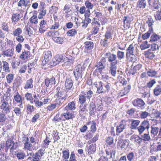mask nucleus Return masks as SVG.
I'll list each match as a JSON object with an SVG mask.
<instances>
[{"instance_id": "nucleus-32", "label": "nucleus", "mask_w": 161, "mask_h": 161, "mask_svg": "<svg viewBox=\"0 0 161 161\" xmlns=\"http://www.w3.org/2000/svg\"><path fill=\"white\" fill-rule=\"evenodd\" d=\"M15 155L19 160H22L24 159L26 157L25 153L23 151L21 150L17 151Z\"/></svg>"}, {"instance_id": "nucleus-34", "label": "nucleus", "mask_w": 161, "mask_h": 161, "mask_svg": "<svg viewBox=\"0 0 161 161\" xmlns=\"http://www.w3.org/2000/svg\"><path fill=\"white\" fill-rule=\"evenodd\" d=\"M76 108L75 103L74 101H72L69 103L67 106L65 108L71 111L75 110Z\"/></svg>"}, {"instance_id": "nucleus-48", "label": "nucleus", "mask_w": 161, "mask_h": 161, "mask_svg": "<svg viewBox=\"0 0 161 161\" xmlns=\"http://www.w3.org/2000/svg\"><path fill=\"white\" fill-rule=\"evenodd\" d=\"M141 125L145 129H147L148 131L150 127V124L149 121L147 120L143 121L141 123Z\"/></svg>"}, {"instance_id": "nucleus-9", "label": "nucleus", "mask_w": 161, "mask_h": 161, "mask_svg": "<svg viewBox=\"0 0 161 161\" xmlns=\"http://www.w3.org/2000/svg\"><path fill=\"white\" fill-rule=\"evenodd\" d=\"M126 120H123L116 127V135L119 136L127 127Z\"/></svg>"}, {"instance_id": "nucleus-62", "label": "nucleus", "mask_w": 161, "mask_h": 161, "mask_svg": "<svg viewBox=\"0 0 161 161\" xmlns=\"http://www.w3.org/2000/svg\"><path fill=\"white\" fill-rule=\"evenodd\" d=\"M14 77V75L12 74L8 75L6 76L7 83L9 84L11 83L13 80Z\"/></svg>"}, {"instance_id": "nucleus-40", "label": "nucleus", "mask_w": 161, "mask_h": 161, "mask_svg": "<svg viewBox=\"0 0 161 161\" xmlns=\"http://www.w3.org/2000/svg\"><path fill=\"white\" fill-rule=\"evenodd\" d=\"M138 120L132 119L131 120V128L132 129H136L140 123Z\"/></svg>"}, {"instance_id": "nucleus-38", "label": "nucleus", "mask_w": 161, "mask_h": 161, "mask_svg": "<svg viewBox=\"0 0 161 161\" xmlns=\"http://www.w3.org/2000/svg\"><path fill=\"white\" fill-rule=\"evenodd\" d=\"M105 151L107 155L109 156L110 158H114L115 152L114 150L108 148Z\"/></svg>"}, {"instance_id": "nucleus-14", "label": "nucleus", "mask_w": 161, "mask_h": 161, "mask_svg": "<svg viewBox=\"0 0 161 161\" xmlns=\"http://www.w3.org/2000/svg\"><path fill=\"white\" fill-rule=\"evenodd\" d=\"M48 28V27L47 23V21L44 20H43L40 22L39 31L40 33H43L46 31Z\"/></svg>"}, {"instance_id": "nucleus-46", "label": "nucleus", "mask_w": 161, "mask_h": 161, "mask_svg": "<svg viewBox=\"0 0 161 161\" xmlns=\"http://www.w3.org/2000/svg\"><path fill=\"white\" fill-rule=\"evenodd\" d=\"M44 53V59L45 62H48L52 58V54L51 51H45Z\"/></svg>"}, {"instance_id": "nucleus-50", "label": "nucleus", "mask_w": 161, "mask_h": 161, "mask_svg": "<svg viewBox=\"0 0 161 161\" xmlns=\"http://www.w3.org/2000/svg\"><path fill=\"white\" fill-rule=\"evenodd\" d=\"M153 32V29H149V30L146 33L143 34L142 36V38L144 40H146L148 38L151 34Z\"/></svg>"}, {"instance_id": "nucleus-27", "label": "nucleus", "mask_w": 161, "mask_h": 161, "mask_svg": "<svg viewBox=\"0 0 161 161\" xmlns=\"http://www.w3.org/2000/svg\"><path fill=\"white\" fill-rule=\"evenodd\" d=\"M130 88L131 86L130 85H128L127 86L124 87V89L121 90L119 93V96L120 97H122L126 95L129 92Z\"/></svg>"}, {"instance_id": "nucleus-49", "label": "nucleus", "mask_w": 161, "mask_h": 161, "mask_svg": "<svg viewBox=\"0 0 161 161\" xmlns=\"http://www.w3.org/2000/svg\"><path fill=\"white\" fill-rule=\"evenodd\" d=\"M114 139L113 137L109 136L106 139V142L108 145L112 146L111 147H114L115 145L113 144Z\"/></svg>"}, {"instance_id": "nucleus-58", "label": "nucleus", "mask_w": 161, "mask_h": 161, "mask_svg": "<svg viewBox=\"0 0 161 161\" xmlns=\"http://www.w3.org/2000/svg\"><path fill=\"white\" fill-rule=\"evenodd\" d=\"M150 115V114L146 111H141L140 113V117L142 119H145Z\"/></svg>"}, {"instance_id": "nucleus-57", "label": "nucleus", "mask_w": 161, "mask_h": 161, "mask_svg": "<svg viewBox=\"0 0 161 161\" xmlns=\"http://www.w3.org/2000/svg\"><path fill=\"white\" fill-rule=\"evenodd\" d=\"M64 38L57 36L54 39H53V41L56 43L59 44H62L64 43Z\"/></svg>"}, {"instance_id": "nucleus-51", "label": "nucleus", "mask_w": 161, "mask_h": 161, "mask_svg": "<svg viewBox=\"0 0 161 161\" xmlns=\"http://www.w3.org/2000/svg\"><path fill=\"white\" fill-rule=\"evenodd\" d=\"M150 47V44L148 43V42L147 40H145L142 42L140 47L141 50H143L149 48Z\"/></svg>"}, {"instance_id": "nucleus-54", "label": "nucleus", "mask_w": 161, "mask_h": 161, "mask_svg": "<svg viewBox=\"0 0 161 161\" xmlns=\"http://www.w3.org/2000/svg\"><path fill=\"white\" fill-rule=\"evenodd\" d=\"M3 63V69L4 71L6 72H10L8 64L7 62L4 61H2Z\"/></svg>"}, {"instance_id": "nucleus-13", "label": "nucleus", "mask_w": 161, "mask_h": 161, "mask_svg": "<svg viewBox=\"0 0 161 161\" xmlns=\"http://www.w3.org/2000/svg\"><path fill=\"white\" fill-rule=\"evenodd\" d=\"M84 44V52L85 53H88L93 48L94 44L92 41H86L85 42Z\"/></svg>"}, {"instance_id": "nucleus-64", "label": "nucleus", "mask_w": 161, "mask_h": 161, "mask_svg": "<svg viewBox=\"0 0 161 161\" xmlns=\"http://www.w3.org/2000/svg\"><path fill=\"white\" fill-rule=\"evenodd\" d=\"M154 16L156 20H161V10L157 11L154 14Z\"/></svg>"}, {"instance_id": "nucleus-36", "label": "nucleus", "mask_w": 161, "mask_h": 161, "mask_svg": "<svg viewBox=\"0 0 161 161\" xmlns=\"http://www.w3.org/2000/svg\"><path fill=\"white\" fill-rule=\"evenodd\" d=\"M38 18L39 19H42L47 14V10L45 8H40L38 10Z\"/></svg>"}, {"instance_id": "nucleus-21", "label": "nucleus", "mask_w": 161, "mask_h": 161, "mask_svg": "<svg viewBox=\"0 0 161 161\" xmlns=\"http://www.w3.org/2000/svg\"><path fill=\"white\" fill-rule=\"evenodd\" d=\"M130 140L133 142L135 144L140 145L142 142L141 137L138 136L133 135L130 137Z\"/></svg>"}, {"instance_id": "nucleus-10", "label": "nucleus", "mask_w": 161, "mask_h": 161, "mask_svg": "<svg viewBox=\"0 0 161 161\" xmlns=\"http://www.w3.org/2000/svg\"><path fill=\"white\" fill-rule=\"evenodd\" d=\"M128 145L129 143L126 140L120 139L117 142V147L118 148H120L122 150H124L127 148Z\"/></svg>"}, {"instance_id": "nucleus-63", "label": "nucleus", "mask_w": 161, "mask_h": 161, "mask_svg": "<svg viewBox=\"0 0 161 161\" xmlns=\"http://www.w3.org/2000/svg\"><path fill=\"white\" fill-rule=\"evenodd\" d=\"M86 97L83 95H80L79 96V102L81 104L85 103Z\"/></svg>"}, {"instance_id": "nucleus-42", "label": "nucleus", "mask_w": 161, "mask_h": 161, "mask_svg": "<svg viewBox=\"0 0 161 161\" xmlns=\"http://www.w3.org/2000/svg\"><path fill=\"white\" fill-rule=\"evenodd\" d=\"M146 70L147 74L150 77H153L157 76L158 74V72L154 69H149L148 70L147 69Z\"/></svg>"}, {"instance_id": "nucleus-11", "label": "nucleus", "mask_w": 161, "mask_h": 161, "mask_svg": "<svg viewBox=\"0 0 161 161\" xmlns=\"http://www.w3.org/2000/svg\"><path fill=\"white\" fill-rule=\"evenodd\" d=\"M44 150L41 149L34 153L32 156L33 161H39L44 154Z\"/></svg>"}, {"instance_id": "nucleus-5", "label": "nucleus", "mask_w": 161, "mask_h": 161, "mask_svg": "<svg viewBox=\"0 0 161 161\" xmlns=\"http://www.w3.org/2000/svg\"><path fill=\"white\" fill-rule=\"evenodd\" d=\"M8 139H7L6 142L5 147V151L6 152L7 151L8 149L10 148L11 150H14L17 147L16 143H14L13 140L14 139L13 136L12 135L9 134L8 137Z\"/></svg>"}, {"instance_id": "nucleus-19", "label": "nucleus", "mask_w": 161, "mask_h": 161, "mask_svg": "<svg viewBox=\"0 0 161 161\" xmlns=\"http://www.w3.org/2000/svg\"><path fill=\"white\" fill-rule=\"evenodd\" d=\"M14 54V49H8L5 51H3L2 55L3 57L11 58Z\"/></svg>"}, {"instance_id": "nucleus-1", "label": "nucleus", "mask_w": 161, "mask_h": 161, "mask_svg": "<svg viewBox=\"0 0 161 161\" xmlns=\"http://www.w3.org/2000/svg\"><path fill=\"white\" fill-rule=\"evenodd\" d=\"M74 59V58H72L71 57L67 58L64 55L57 54L53 59L50 63L51 65L53 66L58 64L60 62L64 61L65 63L68 62L69 65H71L73 63Z\"/></svg>"}, {"instance_id": "nucleus-29", "label": "nucleus", "mask_w": 161, "mask_h": 161, "mask_svg": "<svg viewBox=\"0 0 161 161\" xmlns=\"http://www.w3.org/2000/svg\"><path fill=\"white\" fill-rule=\"evenodd\" d=\"M137 7L142 9L145 8L147 6L146 0H138L137 3Z\"/></svg>"}, {"instance_id": "nucleus-41", "label": "nucleus", "mask_w": 161, "mask_h": 161, "mask_svg": "<svg viewBox=\"0 0 161 161\" xmlns=\"http://www.w3.org/2000/svg\"><path fill=\"white\" fill-rule=\"evenodd\" d=\"M96 150V145L92 144L90 145L88 148V153L89 154L94 153Z\"/></svg>"}, {"instance_id": "nucleus-28", "label": "nucleus", "mask_w": 161, "mask_h": 161, "mask_svg": "<svg viewBox=\"0 0 161 161\" xmlns=\"http://www.w3.org/2000/svg\"><path fill=\"white\" fill-rule=\"evenodd\" d=\"M59 35V33L58 31H50L47 32V36L49 37L52 36V39L53 40L56 37H57Z\"/></svg>"}, {"instance_id": "nucleus-2", "label": "nucleus", "mask_w": 161, "mask_h": 161, "mask_svg": "<svg viewBox=\"0 0 161 161\" xmlns=\"http://www.w3.org/2000/svg\"><path fill=\"white\" fill-rule=\"evenodd\" d=\"M55 96L57 97L55 102L59 105L63 104L68 97L66 92L60 87L58 86L56 88Z\"/></svg>"}, {"instance_id": "nucleus-31", "label": "nucleus", "mask_w": 161, "mask_h": 161, "mask_svg": "<svg viewBox=\"0 0 161 161\" xmlns=\"http://www.w3.org/2000/svg\"><path fill=\"white\" fill-rule=\"evenodd\" d=\"M14 99L17 103H20L19 106L21 108H23L21 96L17 92L14 97Z\"/></svg>"}, {"instance_id": "nucleus-7", "label": "nucleus", "mask_w": 161, "mask_h": 161, "mask_svg": "<svg viewBox=\"0 0 161 161\" xmlns=\"http://www.w3.org/2000/svg\"><path fill=\"white\" fill-rule=\"evenodd\" d=\"M106 60L105 58L102 57L100 61L97 62L95 66V71L97 73H101L102 71L105 68V64Z\"/></svg>"}, {"instance_id": "nucleus-18", "label": "nucleus", "mask_w": 161, "mask_h": 161, "mask_svg": "<svg viewBox=\"0 0 161 161\" xmlns=\"http://www.w3.org/2000/svg\"><path fill=\"white\" fill-rule=\"evenodd\" d=\"M24 147L25 149L30 151H32L36 148V147L29 142V139L28 138L26 140V142L24 144Z\"/></svg>"}, {"instance_id": "nucleus-23", "label": "nucleus", "mask_w": 161, "mask_h": 161, "mask_svg": "<svg viewBox=\"0 0 161 161\" xmlns=\"http://www.w3.org/2000/svg\"><path fill=\"white\" fill-rule=\"evenodd\" d=\"M23 17L21 13L13 14L12 15L11 19L13 22L16 23Z\"/></svg>"}, {"instance_id": "nucleus-61", "label": "nucleus", "mask_w": 161, "mask_h": 161, "mask_svg": "<svg viewBox=\"0 0 161 161\" xmlns=\"http://www.w3.org/2000/svg\"><path fill=\"white\" fill-rule=\"evenodd\" d=\"M22 32V31L20 28H18L13 31V35L14 36L20 35Z\"/></svg>"}, {"instance_id": "nucleus-4", "label": "nucleus", "mask_w": 161, "mask_h": 161, "mask_svg": "<svg viewBox=\"0 0 161 161\" xmlns=\"http://www.w3.org/2000/svg\"><path fill=\"white\" fill-rule=\"evenodd\" d=\"M96 86L97 88V93L100 94L108 92L110 90L111 85L108 82L103 83L100 81L97 82Z\"/></svg>"}, {"instance_id": "nucleus-56", "label": "nucleus", "mask_w": 161, "mask_h": 161, "mask_svg": "<svg viewBox=\"0 0 161 161\" xmlns=\"http://www.w3.org/2000/svg\"><path fill=\"white\" fill-rule=\"evenodd\" d=\"M63 156L62 157L64 160H67L69 158V150L68 149L62 151Z\"/></svg>"}, {"instance_id": "nucleus-8", "label": "nucleus", "mask_w": 161, "mask_h": 161, "mask_svg": "<svg viewBox=\"0 0 161 161\" xmlns=\"http://www.w3.org/2000/svg\"><path fill=\"white\" fill-rule=\"evenodd\" d=\"M74 74L77 80H80L82 78V69L81 65L78 64L75 67L74 70Z\"/></svg>"}, {"instance_id": "nucleus-22", "label": "nucleus", "mask_w": 161, "mask_h": 161, "mask_svg": "<svg viewBox=\"0 0 161 161\" xmlns=\"http://www.w3.org/2000/svg\"><path fill=\"white\" fill-rule=\"evenodd\" d=\"M73 85V82L72 80L70 78H68L66 80L65 82V87L66 90L68 91L72 88Z\"/></svg>"}, {"instance_id": "nucleus-12", "label": "nucleus", "mask_w": 161, "mask_h": 161, "mask_svg": "<svg viewBox=\"0 0 161 161\" xmlns=\"http://www.w3.org/2000/svg\"><path fill=\"white\" fill-rule=\"evenodd\" d=\"M132 104L134 106L141 109L144 108L143 106L145 104L143 100L139 98L134 100L132 102Z\"/></svg>"}, {"instance_id": "nucleus-26", "label": "nucleus", "mask_w": 161, "mask_h": 161, "mask_svg": "<svg viewBox=\"0 0 161 161\" xmlns=\"http://www.w3.org/2000/svg\"><path fill=\"white\" fill-rule=\"evenodd\" d=\"M96 0H86L85 1V5L88 9H92L94 7V3Z\"/></svg>"}, {"instance_id": "nucleus-47", "label": "nucleus", "mask_w": 161, "mask_h": 161, "mask_svg": "<svg viewBox=\"0 0 161 161\" xmlns=\"http://www.w3.org/2000/svg\"><path fill=\"white\" fill-rule=\"evenodd\" d=\"M134 46L133 44H131L129 45L126 50L127 56H128L129 54L130 55V54H132L134 53Z\"/></svg>"}, {"instance_id": "nucleus-43", "label": "nucleus", "mask_w": 161, "mask_h": 161, "mask_svg": "<svg viewBox=\"0 0 161 161\" xmlns=\"http://www.w3.org/2000/svg\"><path fill=\"white\" fill-rule=\"evenodd\" d=\"M117 66L116 65H110L109 72L111 75L115 76L116 74Z\"/></svg>"}, {"instance_id": "nucleus-20", "label": "nucleus", "mask_w": 161, "mask_h": 161, "mask_svg": "<svg viewBox=\"0 0 161 161\" xmlns=\"http://www.w3.org/2000/svg\"><path fill=\"white\" fill-rule=\"evenodd\" d=\"M89 111L90 115H93L95 114L96 112V106L93 99L92 100L89 104Z\"/></svg>"}, {"instance_id": "nucleus-25", "label": "nucleus", "mask_w": 161, "mask_h": 161, "mask_svg": "<svg viewBox=\"0 0 161 161\" xmlns=\"http://www.w3.org/2000/svg\"><path fill=\"white\" fill-rule=\"evenodd\" d=\"M161 36L155 33H153L150 37V41L152 42H161Z\"/></svg>"}, {"instance_id": "nucleus-53", "label": "nucleus", "mask_w": 161, "mask_h": 161, "mask_svg": "<svg viewBox=\"0 0 161 161\" xmlns=\"http://www.w3.org/2000/svg\"><path fill=\"white\" fill-rule=\"evenodd\" d=\"M142 141H143L145 142L149 141L151 140V138L149 134V132L147 134H144L141 136Z\"/></svg>"}, {"instance_id": "nucleus-45", "label": "nucleus", "mask_w": 161, "mask_h": 161, "mask_svg": "<svg viewBox=\"0 0 161 161\" xmlns=\"http://www.w3.org/2000/svg\"><path fill=\"white\" fill-rule=\"evenodd\" d=\"M153 93L156 96H158L161 94V85H158L153 90Z\"/></svg>"}, {"instance_id": "nucleus-39", "label": "nucleus", "mask_w": 161, "mask_h": 161, "mask_svg": "<svg viewBox=\"0 0 161 161\" xmlns=\"http://www.w3.org/2000/svg\"><path fill=\"white\" fill-rule=\"evenodd\" d=\"M62 117V114L60 115L59 114H57L54 117L53 121L55 124L59 125V124L61 122Z\"/></svg>"}, {"instance_id": "nucleus-6", "label": "nucleus", "mask_w": 161, "mask_h": 161, "mask_svg": "<svg viewBox=\"0 0 161 161\" xmlns=\"http://www.w3.org/2000/svg\"><path fill=\"white\" fill-rule=\"evenodd\" d=\"M104 55L105 58H107L108 62L110 63V65H116L119 62L116 55L114 53L108 52L106 53Z\"/></svg>"}, {"instance_id": "nucleus-35", "label": "nucleus", "mask_w": 161, "mask_h": 161, "mask_svg": "<svg viewBox=\"0 0 161 161\" xmlns=\"http://www.w3.org/2000/svg\"><path fill=\"white\" fill-rule=\"evenodd\" d=\"M30 53L29 51L24 50L20 55L19 58L22 60H25L30 57Z\"/></svg>"}, {"instance_id": "nucleus-55", "label": "nucleus", "mask_w": 161, "mask_h": 161, "mask_svg": "<svg viewBox=\"0 0 161 161\" xmlns=\"http://www.w3.org/2000/svg\"><path fill=\"white\" fill-rule=\"evenodd\" d=\"M64 14H66L67 16H69L68 13L70 12L71 10L70 8V5L68 4H66L64 8Z\"/></svg>"}, {"instance_id": "nucleus-16", "label": "nucleus", "mask_w": 161, "mask_h": 161, "mask_svg": "<svg viewBox=\"0 0 161 161\" xmlns=\"http://www.w3.org/2000/svg\"><path fill=\"white\" fill-rule=\"evenodd\" d=\"M142 67V65L140 64L136 65H134L132 64L131 66V68L129 71V73L132 75H134Z\"/></svg>"}, {"instance_id": "nucleus-15", "label": "nucleus", "mask_w": 161, "mask_h": 161, "mask_svg": "<svg viewBox=\"0 0 161 161\" xmlns=\"http://www.w3.org/2000/svg\"><path fill=\"white\" fill-rule=\"evenodd\" d=\"M63 116H64L66 119H71L74 117L73 113L71 111L65 108L64 109V113L62 114Z\"/></svg>"}, {"instance_id": "nucleus-60", "label": "nucleus", "mask_w": 161, "mask_h": 161, "mask_svg": "<svg viewBox=\"0 0 161 161\" xmlns=\"http://www.w3.org/2000/svg\"><path fill=\"white\" fill-rule=\"evenodd\" d=\"M100 27V24H98V25H94L92 30V34L94 35L97 34L99 30Z\"/></svg>"}, {"instance_id": "nucleus-52", "label": "nucleus", "mask_w": 161, "mask_h": 161, "mask_svg": "<svg viewBox=\"0 0 161 161\" xmlns=\"http://www.w3.org/2000/svg\"><path fill=\"white\" fill-rule=\"evenodd\" d=\"M62 105L58 104L57 102H56L55 103L51 104L50 105H48L47 107V109L49 111H52L55 109L56 107L59 108Z\"/></svg>"}, {"instance_id": "nucleus-24", "label": "nucleus", "mask_w": 161, "mask_h": 161, "mask_svg": "<svg viewBox=\"0 0 161 161\" xmlns=\"http://www.w3.org/2000/svg\"><path fill=\"white\" fill-rule=\"evenodd\" d=\"M149 6L153 7V10H154V9H158L159 6L158 0H147Z\"/></svg>"}, {"instance_id": "nucleus-44", "label": "nucleus", "mask_w": 161, "mask_h": 161, "mask_svg": "<svg viewBox=\"0 0 161 161\" xmlns=\"http://www.w3.org/2000/svg\"><path fill=\"white\" fill-rule=\"evenodd\" d=\"M146 57L150 59H152L155 56L154 53L152 52L151 50L149 49L144 53Z\"/></svg>"}, {"instance_id": "nucleus-37", "label": "nucleus", "mask_w": 161, "mask_h": 161, "mask_svg": "<svg viewBox=\"0 0 161 161\" xmlns=\"http://www.w3.org/2000/svg\"><path fill=\"white\" fill-rule=\"evenodd\" d=\"M154 118L157 119H153L152 120L153 121L155 120L157 122V123H161V120L160 119H161V110L157 111L155 112L154 114Z\"/></svg>"}, {"instance_id": "nucleus-33", "label": "nucleus", "mask_w": 161, "mask_h": 161, "mask_svg": "<svg viewBox=\"0 0 161 161\" xmlns=\"http://www.w3.org/2000/svg\"><path fill=\"white\" fill-rule=\"evenodd\" d=\"M33 80L32 78H30L27 80L25 85L24 89H28L32 88L33 87Z\"/></svg>"}, {"instance_id": "nucleus-3", "label": "nucleus", "mask_w": 161, "mask_h": 161, "mask_svg": "<svg viewBox=\"0 0 161 161\" xmlns=\"http://www.w3.org/2000/svg\"><path fill=\"white\" fill-rule=\"evenodd\" d=\"M0 108L2 113L6 114L10 113L11 109V100L9 97H6L5 99L1 100Z\"/></svg>"}, {"instance_id": "nucleus-59", "label": "nucleus", "mask_w": 161, "mask_h": 161, "mask_svg": "<svg viewBox=\"0 0 161 161\" xmlns=\"http://www.w3.org/2000/svg\"><path fill=\"white\" fill-rule=\"evenodd\" d=\"M117 58L119 60H121L124 58L125 57V53L124 52L118 51L117 52Z\"/></svg>"}, {"instance_id": "nucleus-30", "label": "nucleus", "mask_w": 161, "mask_h": 161, "mask_svg": "<svg viewBox=\"0 0 161 161\" xmlns=\"http://www.w3.org/2000/svg\"><path fill=\"white\" fill-rule=\"evenodd\" d=\"M150 134L152 136L154 137L156 136L159 130V128L158 127L152 125L151 127Z\"/></svg>"}, {"instance_id": "nucleus-17", "label": "nucleus", "mask_w": 161, "mask_h": 161, "mask_svg": "<svg viewBox=\"0 0 161 161\" xmlns=\"http://www.w3.org/2000/svg\"><path fill=\"white\" fill-rule=\"evenodd\" d=\"M56 82L55 78L53 76L50 78H47L45 80V84L47 87L52 86L55 84Z\"/></svg>"}]
</instances>
